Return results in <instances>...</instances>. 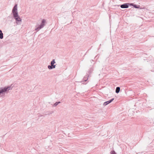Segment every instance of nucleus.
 <instances>
[{"instance_id":"15","label":"nucleus","mask_w":154,"mask_h":154,"mask_svg":"<svg viewBox=\"0 0 154 154\" xmlns=\"http://www.w3.org/2000/svg\"><path fill=\"white\" fill-rule=\"evenodd\" d=\"M97 97H100V95L99 94H97Z\"/></svg>"},{"instance_id":"6","label":"nucleus","mask_w":154,"mask_h":154,"mask_svg":"<svg viewBox=\"0 0 154 154\" xmlns=\"http://www.w3.org/2000/svg\"><path fill=\"white\" fill-rule=\"evenodd\" d=\"M14 17L15 18V19L17 21H20L21 19L20 17L18 16V14H17L16 15H14Z\"/></svg>"},{"instance_id":"11","label":"nucleus","mask_w":154,"mask_h":154,"mask_svg":"<svg viewBox=\"0 0 154 154\" xmlns=\"http://www.w3.org/2000/svg\"><path fill=\"white\" fill-rule=\"evenodd\" d=\"M3 38V34L1 30H0V38L2 39Z\"/></svg>"},{"instance_id":"10","label":"nucleus","mask_w":154,"mask_h":154,"mask_svg":"<svg viewBox=\"0 0 154 154\" xmlns=\"http://www.w3.org/2000/svg\"><path fill=\"white\" fill-rule=\"evenodd\" d=\"M55 62L54 61V60H53L51 62V66H53V68H55V65H54V64L55 63Z\"/></svg>"},{"instance_id":"13","label":"nucleus","mask_w":154,"mask_h":154,"mask_svg":"<svg viewBox=\"0 0 154 154\" xmlns=\"http://www.w3.org/2000/svg\"><path fill=\"white\" fill-rule=\"evenodd\" d=\"M110 154H117L114 150H112L110 152Z\"/></svg>"},{"instance_id":"5","label":"nucleus","mask_w":154,"mask_h":154,"mask_svg":"<svg viewBox=\"0 0 154 154\" xmlns=\"http://www.w3.org/2000/svg\"><path fill=\"white\" fill-rule=\"evenodd\" d=\"M17 10V5H16L14 7L12 10V12L14 15H16L17 14H18Z\"/></svg>"},{"instance_id":"3","label":"nucleus","mask_w":154,"mask_h":154,"mask_svg":"<svg viewBox=\"0 0 154 154\" xmlns=\"http://www.w3.org/2000/svg\"><path fill=\"white\" fill-rule=\"evenodd\" d=\"M118 6H120V7L123 8H128L127 3H124L122 5H117Z\"/></svg>"},{"instance_id":"16","label":"nucleus","mask_w":154,"mask_h":154,"mask_svg":"<svg viewBox=\"0 0 154 154\" xmlns=\"http://www.w3.org/2000/svg\"><path fill=\"white\" fill-rule=\"evenodd\" d=\"M60 103V102H58V103H56V105H57V104H58V103Z\"/></svg>"},{"instance_id":"14","label":"nucleus","mask_w":154,"mask_h":154,"mask_svg":"<svg viewBox=\"0 0 154 154\" xmlns=\"http://www.w3.org/2000/svg\"><path fill=\"white\" fill-rule=\"evenodd\" d=\"M48 68L49 69H52V68H53V66H48Z\"/></svg>"},{"instance_id":"8","label":"nucleus","mask_w":154,"mask_h":154,"mask_svg":"<svg viewBox=\"0 0 154 154\" xmlns=\"http://www.w3.org/2000/svg\"><path fill=\"white\" fill-rule=\"evenodd\" d=\"M133 7L134 8H140V9H141V8H140V6L139 5H137L134 4Z\"/></svg>"},{"instance_id":"17","label":"nucleus","mask_w":154,"mask_h":154,"mask_svg":"<svg viewBox=\"0 0 154 154\" xmlns=\"http://www.w3.org/2000/svg\"><path fill=\"white\" fill-rule=\"evenodd\" d=\"M100 111H102V110H101V108H100Z\"/></svg>"},{"instance_id":"1","label":"nucleus","mask_w":154,"mask_h":154,"mask_svg":"<svg viewBox=\"0 0 154 154\" xmlns=\"http://www.w3.org/2000/svg\"><path fill=\"white\" fill-rule=\"evenodd\" d=\"M103 103V100H101L98 99H97V106L100 107L101 108H102L101 107H102V105Z\"/></svg>"},{"instance_id":"9","label":"nucleus","mask_w":154,"mask_h":154,"mask_svg":"<svg viewBox=\"0 0 154 154\" xmlns=\"http://www.w3.org/2000/svg\"><path fill=\"white\" fill-rule=\"evenodd\" d=\"M120 87H117L116 88V93L118 94L119 93L120 91Z\"/></svg>"},{"instance_id":"2","label":"nucleus","mask_w":154,"mask_h":154,"mask_svg":"<svg viewBox=\"0 0 154 154\" xmlns=\"http://www.w3.org/2000/svg\"><path fill=\"white\" fill-rule=\"evenodd\" d=\"M114 98H112L110 100H108L107 101H106L104 102H103V105H102V107H101L102 108H103L104 107V106H106L109 104L111 102H112L114 100Z\"/></svg>"},{"instance_id":"12","label":"nucleus","mask_w":154,"mask_h":154,"mask_svg":"<svg viewBox=\"0 0 154 154\" xmlns=\"http://www.w3.org/2000/svg\"><path fill=\"white\" fill-rule=\"evenodd\" d=\"M127 4H128V7H129V6H133V5H134V3H127Z\"/></svg>"},{"instance_id":"4","label":"nucleus","mask_w":154,"mask_h":154,"mask_svg":"<svg viewBox=\"0 0 154 154\" xmlns=\"http://www.w3.org/2000/svg\"><path fill=\"white\" fill-rule=\"evenodd\" d=\"M10 87H7L3 89H2L0 90V94L3 92L7 91V90H9L10 89Z\"/></svg>"},{"instance_id":"7","label":"nucleus","mask_w":154,"mask_h":154,"mask_svg":"<svg viewBox=\"0 0 154 154\" xmlns=\"http://www.w3.org/2000/svg\"><path fill=\"white\" fill-rule=\"evenodd\" d=\"M45 20L43 19L42 21V23L41 24V25L40 26V27H38L36 29V30H37V29H41V28H42V27H43L45 24Z\"/></svg>"}]
</instances>
